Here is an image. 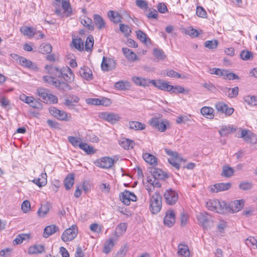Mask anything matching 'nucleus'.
<instances>
[{
	"mask_svg": "<svg viewBox=\"0 0 257 257\" xmlns=\"http://www.w3.org/2000/svg\"><path fill=\"white\" fill-rule=\"evenodd\" d=\"M58 78H63L64 81L60 80V83H64L68 87L65 89H61L62 91H67L71 90L72 88L70 83L74 79V74L72 70L68 66L64 67L60 69V73L58 75Z\"/></svg>",
	"mask_w": 257,
	"mask_h": 257,
	"instance_id": "f257e3e1",
	"label": "nucleus"
},
{
	"mask_svg": "<svg viewBox=\"0 0 257 257\" xmlns=\"http://www.w3.org/2000/svg\"><path fill=\"white\" fill-rule=\"evenodd\" d=\"M162 207V197L158 192L151 196L150 202V210L153 214L158 213Z\"/></svg>",
	"mask_w": 257,
	"mask_h": 257,
	"instance_id": "f03ea898",
	"label": "nucleus"
},
{
	"mask_svg": "<svg viewBox=\"0 0 257 257\" xmlns=\"http://www.w3.org/2000/svg\"><path fill=\"white\" fill-rule=\"evenodd\" d=\"M196 217L199 224L204 229H208L212 225L211 217L207 213L200 212L197 215Z\"/></svg>",
	"mask_w": 257,
	"mask_h": 257,
	"instance_id": "7ed1b4c3",
	"label": "nucleus"
},
{
	"mask_svg": "<svg viewBox=\"0 0 257 257\" xmlns=\"http://www.w3.org/2000/svg\"><path fill=\"white\" fill-rule=\"evenodd\" d=\"M49 111L52 115L60 120L69 121L71 118L70 115H68L66 112L59 110L55 107H50Z\"/></svg>",
	"mask_w": 257,
	"mask_h": 257,
	"instance_id": "20e7f679",
	"label": "nucleus"
},
{
	"mask_svg": "<svg viewBox=\"0 0 257 257\" xmlns=\"http://www.w3.org/2000/svg\"><path fill=\"white\" fill-rule=\"evenodd\" d=\"M99 117L112 124L116 123L121 118L119 114L109 112H100Z\"/></svg>",
	"mask_w": 257,
	"mask_h": 257,
	"instance_id": "39448f33",
	"label": "nucleus"
},
{
	"mask_svg": "<svg viewBox=\"0 0 257 257\" xmlns=\"http://www.w3.org/2000/svg\"><path fill=\"white\" fill-rule=\"evenodd\" d=\"M164 197L166 203L170 205L175 204L178 199V193L171 188L167 189L165 191Z\"/></svg>",
	"mask_w": 257,
	"mask_h": 257,
	"instance_id": "423d86ee",
	"label": "nucleus"
},
{
	"mask_svg": "<svg viewBox=\"0 0 257 257\" xmlns=\"http://www.w3.org/2000/svg\"><path fill=\"white\" fill-rule=\"evenodd\" d=\"M43 80L49 84L52 85L59 90L65 89L68 86L64 83H60V80L51 75H45L43 77Z\"/></svg>",
	"mask_w": 257,
	"mask_h": 257,
	"instance_id": "0eeeda50",
	"label": "nucleus"
},
{
	"mask_svg": "<svg viewBox=\"0 0 257 257\" xmlns=\"http://www.w3.org/2000/svg\"><path fill=\"white\" fill-rule=\"evenodd\" d=\"M77 227L75 225L66 229L63 233L61 239L65 242L72 240L77 236Z\"/></svg>",
	"mask_w": 257,
	"mask_h": 257,
	"instance_id": "6e6552de",
	"label": "nucleus"
},
{
	"mask_svg": "<svg viewBox=\"0 0 257 257\" xmlns=\"http://www.w3.org/2000/svg\"><path fill=\"white\" fill-rule=\"evenodd\" d=\"M150 125L161 132H164L167 129L169 122L167 120H162L158 118L153 117L150 121Z\"/></svg>",
	"mask_w": 257,
	"mask_h": 257,
	"instance_id": "1a4fd4ad",
	"label": "nucleus"
},
{
	"mask_svg": "<svg viewBox=\"0 0 257 257\" xmlns=\"http://www.w3.org/2000/svg\"><path fill=\"white\" fill-rule=\"evenodd\" d=\"M116 67L115 61L109 57L104 56L101 64V68L103 71L107 72L113 70Z\"/></svg>",
	"mask_w": 257,
	"mask_h": 257,
	"instance_id": "9d476101",
	"label": "nucleus"
},
{
	"mask_svg": "<svg viewBox=\"0 0 257 257\" xmlns=\"http://www.w3.org/2000/svg\"><path fill=\"white\" fill-rule=\"evenodd\" d=\"M114 163V160L110 157H104L101 159L96 160L94 164L95 165L101 168L109 169L111 168Z\"/></svg>",
	"mask_w": 257,
	"mask_h": 257,
	"instance_id": "9b49d317",
	"label": "nucleus"
},
{
	"mask_svg": "<svg viewBox=\"0 0 257 257\" xmlns=\"http://www.w3.org/2000/svg\"><path fill=\"white\" fill-rule=\"evenodd\" d=\"M120 199L122 202L126 205L130 204L131 201H136L137 197L133 192L125 190L121 195H119Z\"/></svg>",
	"mask_w": 257,
	"mask_h": 257,
	"instance_id": "f8f14e48",
	"label": "nucleus"
},
{
	"mask_svg": "<svg viewBox=\"0 0 257 257\" xmlns=\"http://www.w3.org/2000/svg\"><path fill=\"white\" fill-rule=\"evenodd\" d=\"M244 206V201L243 200H235L230 202L227 205V212L231 213L237 212L243 208Z\"/></svg>",
	"mask_w": 257,
	"mask_h": 257,
	"instance_id": "ddd939ff",
	"label": "nucleus"
},
{
	"mask_svg": "<svg viewBox=\"0 0 257 257\" xmlns=\"http://www.w3.org/2000/svg\"><path fill=\"white\" fill-rule=\"evenodd\" d=\"M150 82L151 84L153 85L155 87L161 90L169 92V90L172 87L171 85H169L168 82L161 79L151 80H150Z\"/></svg>",
	"mask_w": 257,
	"mask_h": 257,
	"instance_id": "4468645a",
	"label": "nucleus"
},
{
	"mask_svg": "<svg viewBox=\"0 0 257 257\" xmlns=\"http://www.w3.org/2000/svg\"><path fill=\"white\" fill-rule=\"evenodd\" d=\"M148 184L146 185V188L150 195H151V193L155 190V188H159L161 187L160 180L152 178V177L148 180Z\"/></svg>",
	"mask_w": 257,
	"mask_h": 257,
	"instance_id": "2eb2a0df",
	"label": "nucleus"
},
{
	"mask_svg": "<svg viewBox=\"0 0 257 257\" xmlns=\"http://www.w3.org/2000/svg\"><path fill=\"white\" fill-rule=\"evenodd\" d=\"M231 186L230 183H217L210 187V191L212 192L217 193L220 191H224L228 190Z\"/></svg>",
	"mask_w": 257,
	"mask_h": 257,
	"instance_id": "dca6fc26",
	"label": "nucleus"
},
{
	"mask_svg": "<svg viewBox=\"0 0 257 257\" xmlns=\"http://www.w3.org/2000/svg\"><path fill=\"white\" fill-rule=\"evenodd\" d=\"M215 108L218 112L224 113L227 115H230L234 111L232 107H228L225 103L221 102L216 104Z\"/></svg>",
	"mask_w": 257,
	"mask_h": 257,
	"instance_id": "f3484780",
	"label": "nucleus"
},
{
	"mask_svg": "<svg viewBox=\"0 0 257 257\" xmlns=\"http://www.w3.org/2000/svg\"><path fill=\"white\" fill-rule=\"evenodd\" d=\"M175 222V215L173 210H168L164 218L165 225L170 227H172Z\"/></svg>",
	"mask_w": 257,
	"mask_h": 257,
	"instance_id": "a211bd4d",
	"label": "nucleus"
},
{
	"mask_svg": "<svg viewBox=\"0 0 257 257\" xmlns=\"http://www.w3.org/2000/svg\"><path fill=\"white\" fill-rule=\"evenodd\" d=\"M80 75L84 79L90 81L93 79V76L92 71L87 66H83L79 70Z\"/></svg>",
	"mask_w": 257,
	"mask_h": 257,
	"instance_id": "6ab92c4d",
	"label": "nucleus"
},
{
	"mask_svg": "<svg viewBox=\"0 0 257 257\" xmlns=\"http://www.w3.org/2000/svg\"><path fill=\"white\" fill-rule=\"evenodd\" d=\"M119 145L125 150L132 149L134 147L135 142L125 138H121L118 141Z\"/></svg>",
	"mask_w": 257,
	"mask_h": 257,
	"instance_id": "aec40b11",
	"label": "nucleus"
},
{
	"mask_svg": "<svg viewBox=\"0 0 257 257\" xmlns=\"http://www.w3.org/2000/svg\"><path fill=\"white\" fill-rule=\"evenodd\" d=\"M20 64L26 68L35 70L38 69L37 65L31 61L27 59L26 58L20 57L19 58Z\"/></svg>",
	"mask_w": 257,
	"mask_h": 257,
	"instance_id": "412c9836",
	"label": "nucleus"
},
{
	"mask_svg": "<svg viewBox=\"0 0 257 257\" xmlns=\"http://www.w3.org/2000/svg\"><path fill=\"white\" fill-rule=\"evenodd\" d=\"M20 31L24 35L28 36L29 38H33L35 35H37L36 29L33 27H22L20 29Z\"/></svg>",
	"mask_w": 257,
	"mask_h": 257,
	"instance_id": "4be33fe9",
	"label": "nucleus"
},
{
	"mask_svg": "<svg viewBox=\"0 0 257 257\" xmlns=\"http://www.w3.org/2000/svg\"><path fill=\"white\" fill-rule=\"evenodd\" d=\"M94 24L99 30H101L106 27V24L103 19L99 15H93Z\"/></svg>",
	"mask_w": 257,
	"mask_h": 257,
	"instance_id": "5701e85b",
	"label": "nucleus"
},
{
	"mask_svg": "<svg viewBox=\"0 0 257 257\" xmlns=\"http://www.w3.org/2000/svg\"><path fill=\"white\" fill-rule=\"evenodd\" d=\"M152 177L159 180H165L168 177L167 174L158 168H154L152 170Z\"/></svg>",
	"mask_w": 257,
	"mask_h": 257,
	"instance_id": "b1692460",
	"label": "nucleus"
},
{
	"mask_svg": "<svg viewBox=\"0 0 257 257\" xmlns=\"http://www.w3.org/2000/svg\"><path fill=\"white\" fill-rule=\"evenodd\" d=\"M169 163L177 170H179L180 168V163H185L186 160L184 159L180 155L178 156L176 158H171L168 159Z\"/></svg>",
	"mask_w": 257,
	"mask_h": 257,
	"instance_id": "393cba45",
	"label": "nucleus"
},
{
	"mask_svg": "<svg viewBox=\"0 0 257 257\" xmlns=\"http://www.w3.org/2000/svg\"><path fill=\"white\" fill-rule=\"evenodd\" d=\"M178 254L180 257H189L190 251L187 245L179 244L178 246Z\"/></svg>",
	"mask_w": 257,
	"mask_h": 257,
	"instance_id": "a878e982",
	"label": "nucleus"
},
{
	"mask_svg": "<svg viewBox=\"0 0 257 257\" xmlns=\"http://www.w3.org/2000/svg\"><path fill=\"white\" fill-rule=\"evenodd\" d=\"M128 127L130 129L135 131H141L146 128V125L144 123L137 121H130L128 123Z\"/></svg>",
	"mask_w": 257,
	"mask_h": 257,
	"instance_id": "bb28decb",
	"label": "nucleus"
},
{
	"mask_svg": "<svg viewBox=\"0 0 257 257\" xmlns=\"http://www.w3.org/2000/svg\"><path fill=\"white\" fill-rule=\"evenodd\" d=\"M58 230V227L55 225L52 224L48 225L44 228L43 236L44 237H48L50 235L55 233Z\"/></svg>",
	"mask_w": 257,
	"mask_h": 257,
	"instance_id": "cd10ccee",
	"label": "nucleus"
},
{
	"mask_svg": "<svg viewBox=\"0 0 257 257\" xmlns=\"http://www.w3.org/2000/svg\"><path fill=\"white\" fill-rule=\"evenodd\" d=\"M143 158L147 163L151 165H157V158L151 154L148 153H143Z\"/></svg>",
	"mask_w": 257,
	"mask_h": 257,
	"instance_id": "c85d7f7f",
	"label": "nucleus"
},
{
	"mask_svg": "<svg viewBox=\"0 0 257 257\" xmlns=\"http://www.w3.org/2000/svg\"><path fill=\"white\" fill-rule=\"evenodd\" d=\"M45 251V247L42 245H35L33 246H30L28 248V253L30 254L41 253Z\"/></svg>",
	"mask_w": 257,
	"mask_h": 257,
	"instance_id": "c756f323",
	"label": "nucleus"
},
{
	"mask_svg": "<svg viewBox=\"0 0 257 257\" xmlns=\"http://www.w3.org/2000/svg\"><path fill=\"white\" fill-rule=\"evenodd\" d=\"M217 204L216 212L221 214L227 212V205L224 201L217 200Z\"/></svg>",
	"mask_w": 257,
	"mask_h": 257,
	"instance_id": "7c9ffc66",
	"label": "nucleus"
},
{
	"mask_svg": "<svg viewBox=\"0 0 257 257\" xmlns=\"http://www.w3.org/2000/svg\"><path fill=\"white\" fill-rule=\"evenodd\" d=\"M74 183V175L73 174H68L64 181L65 188L66 190H69L73 185Z\"/></svg>",
	"mask_w": 257,
	"mask_h": 257,
	"instance_id": "2f4dec72",
	"label": "nucleus"
},
{
	"mask_svg": "<svg viewBox=\"0 0 257 257\" xmlns=\"http://www.w3.org/2000/svg\"><path fill=\"white\" fill-rule=\"evenodd\" d=\"M45 69L46 72L52 76H55L58 77L57 74L58 73L59 74L60 73V69L51 65H46L45 66Z\"/></svg>",
	"mask_w": 257,
	"mask_h": 257,
	"instance_id": "473e14b6",
	"label": "nucleus"
},
{
	"mask_svg": "<svg viewBox=\"0 0 257 257\" xmlns=\"http://www.w3.org/2000/svg\"><path fill=\"white\" fill-rule=\"evenodd\" d=\"M214 109L210 107H203L201 109V114L207 118L211 119L214 117Z\"/></svg>",
	"mask_w": 257,
	"mask_h": 257,
	"instance_id": "72a5a7b5",
	"label": "nucleus"
},
{
	"mask_svg": "<svg viewBox=\"0 0 257 257\" xmlns=\"http://www.w3.org/2000/svg\"><path fill=\"white\" fill-rule=\"evenodd\" d=\"M122 52L127 59L129 61H135L137 58L136 54L127 48H123Z\"/></svg>",
	"mask_w": 257,
	"mask_h": 257,
	"instance_id": "f704fd0d",
	"label": "nucleus"
},
{
	"mask_svg": "<svg viewBox=\"0 0 257 257\" xmlns=\"http://www.w3.org/2000/svg\"><path fill=\"white\" fill-rule=\"evenodd\" d=\"M62 7L64 10V14L66 17H69L72 15V8L68 1L62 0Z\"/></svg>",
	"mask_w": 257,
	"mask_h": 257,
	"instance_id": "c9c22d12",
	"label": "nucleus"
},
{
	"mask_svg": "<svg viewBox=\"0 0 257 257\" xmlns=\"http://www.w3.org/2000/svg\"><path fill=\"white\" fill-rule=\"evenodd\" d=\"M108 16L114 23H118L121 21V17L117 12L109 11L108 12Z\"/></svg>",
	"mask_w": 257,
	"mask_h": 257,
	"instance_id": "e433bc0d",
	"label": "nucleus"
},
{
	"mask_svg": "<svg viewBox=\"0 0 257 257\" xmlns=\"http://www.w3.org/2000/svg\"><path fill=\"white\" fill-rule=\"evenodd\" d=\"M235 131V128H233L232 126L228 125V126H222L221 129L219 130V132L221 137H225L228 136L229 134H230L232 132Z\"/></svg>",
	"mask_w": 257,
	"mask_h": 257,
	"instance_id": "4c0bfd02",
	"label": "nucleus"
},
{
	"mask_svg": "<svg viewBox=\"0 0 257 257\" xmlns=\"http://www.w3.org/2000/svg\"><path fill=\"white\" fill-rule=\"evenodd\" d=\"M133 80L135 84L142 86H148L151 83V80L139 77H133Z\"/></svg>",
	"mask_w": 257,
	"mask_h": 257,
	"instance_id": "58836bf2",
	"label": "nucleus"
},
{
	"mask_svg": "<svg viewBox=\"0 0 257 257\" xmlns=\"http://www.w3.org/2000/svg\"><path fill=\"white\" fill-rule=\"evenodd\" d=\"M79 147L80 149L85 151V153L88 155L93 154L96 152L95 150H94L92 147L88 145L86 143H79Z\"/></svg>",
	"mask_w": 257,
	"mask_h": 257,
	"instance_id": "ea45409f",
	"label": "nucleus"
},
{
	"mask_svg": "<svg viewBox=\"0 0 257 257\" xmlns=\"http://www.w3.org/2000/svg\"><path fill=\"white\" fill-rule=\"evenodd\" d=\"M50 207L48 203L42 204L38 210L37 213L40 217H45L49 212Z\"/></svg>",
	"mask_w": 257,
	"mask_h": 257,
	"instance_id": "a19ab883",
	"label": "nucleus"
},
{
	"mask_svg": "<svg viewBox=\"0 0 257 257\" xmlns=\"http://www.w3.org/2000/svg\"><path fill=\"white\" fill-rule=\"evenodd\" d=\"M114 88L119 90H124L127 89L130 86V83L127 81H119L114 84Z\"/></svg>",
	"mask_w": 257,
	"mask_h": 257,
	"instance_id": "79ce46f5",
	"label": "nucleus"
},
{
	"mask_svg": "<svg viewBox=\"0 0 257 257\" xmlns=\"http://www.w3.org/2000/svg\"><path fill=\"white\" fill-rule=\"evenodd\" d=\"M52 46L50 44L43 43L39 48V52L42 54H49L52 52Z\"/></svg>",
	"mask_w": 257,
	"mask_h": 257,
	"instance_id": "37998d69",
	"label": "nucleus"
},
{
	"mask_svg": "<svg viewBox=\"0 0 257 257\" xmlns=\"http://www.w3.org/2000/svg\"><path fill=\"white\" fill-rule=\"evenodd\" d=\"M81 23L89 30L92 31L94 30V26L91 19L88 17H85L83 19H82Z\"/></svg>",
	"mask_w": 257,
	"mask_h": 257,
	"instance_id": "c03bdc74",
	"label": "nucleus"
},
{
	"mask_svg": "<svg viewBox=\"0 0 257 257\" xmlns=\"http://www.w3.org/2000/svg\"><path fill=\"white\" fill-rule=\"evenodd\" d=\"M234 173V169L228 166H224L223 167L222 172L221 175L222 176L229 178L233 175Z\"/></svg>",
	"mask_w": 257,
	"mask_h": 257,
	"instance_id": "a18cd8bd",
	"label": "nucleus"
},
{
	"mask_svg": "<svg viewBox=\"0 0 257 257\" xmlns=\"http://www.w3.org/2000/svg\"><path fill=\"white\" fill-rule=\"evenodd\" d=\"M74 47L79 51L83 50V42L81 38L73 39L72 42Z\"/></svg>",
	"mask_w": 257,
	"mask_h": 257,
	"instance_id": "49530a36",
	"label": "nucleus"
},
{
	"mask_svg": "<svg viewBox=\"0 0 257 257\" xmlns=\"http://www.w3.org/2000/svg\"><path fill=\"white\" fill-rule=\"evenodd\" d=\"M94 39L92 35H89L86 38L85 45V49L87 51H90L93 46Z\"/></svg>",
	"mask_w": 257,
	"mask_h": 257,
	"instance_id": "de8ad7c7",
	"label": "nucleus"
},
{
	"mask_svg": "<svg viewBox=\"0 0 257 257\" xmlns=\"http://www.w3.org/2000/svg\"><path fill=\"white\" fill-rule=\"evenodd\" d=\"M153 54L158 60H164L166 57L163 51L160 49H154Z\"/></svg>",
	"mask_w": 257,
	"mask_h": 257,
	"instance_id": "09e8293b",
	"label": "nucleus"
},
{
	"mask_svg": "<svg viewBox=\"0 0 257 257\" xmlns=\"http://www.w3.org/2000/svg\"><path fill=\"white\" fill-rule=\"evenodd\" d=\"M47 177L46 173H43L40 175L39 177L37 178V181L39 183L38 186L39 187L44 186L47 184Z\"/></svg>",
	"mask_w": 257,
	"mask_h": 257,
	"instance_id": "8fccbe9b",
	"label": "nucleus"
},
{
	"mask_svg": "<svg viewBox=\"0 0 257 257\" xmlns=\"http://www.w3.org/2000/svg\"><path fill=\"white\" fill-rule=\"evenodd\" d=\"M114 244V243L113 239H110L104 244L103 247V252L105 253H108L109 252L113 247Z\"/></svg>",
	"mask_w": 257,
	"mask_h": 257,
	"instance_id": "3c124183",
	"label": "nucleus"
},
{
	"mask_svg": "<svg viewBox=\"0 0 257 257\" xmlns=\"http://www.w3.org/2000/svg\"><path fill=\"white\" fill-rule=\"evenodd\" d=\"M218 44V42L217 40H212L206 41L204 43V46L208 49H213L217 48Z\"/></svg>",
	"mask_w": 257,
	"mask_h": 257,
	"instance_id": "603ef678",
	"label": "nucleus"
},
{
	"mask_svg": "<svg viewBox=\"0 0 257 257\" xmlns=\"http://www.w3.org/2000/svg\"><path fill=\"white\" fill-rule=\"evenodd\" d=\"M217 199L210 200L206 203L207 208L211 211L216 212Z\"/></svg>",
	"mask_w": 257,
	"mask_h": 257,
	"instance_id": "864d4df0",
	"label": "nucleus"
},
{
	"mask_svg": "<svg viewBox=\"0 0 257 257\" xmlns=\"http://www.w3.org/2000/svg\"><path fill=\"white\" fill-rule=\"evenodd\" d=\"M245 243L248 247L255 246L257 248V238L253 236H249L245 239Z\"/></svg>",
	"mask_w": 257,
	"mask_h": 257,
	"instance_id": "5fc2aeb1",
	"label": "nucleus"
},
{
	"mask_svg": "<svg viewBox=\"0 0 257 257\" xmlns=\"http://www.w3.org/2000/svg\"><path fill=\"white\" fill-rule=\"evenodd\" d=\"M172 88L169 90V92L173 93H183L185 89L184 87L179 85H172Z\"/></svg>",
	"mask_w": 257,
	"mask_h": 257,
	"instance_id": "6e6d98bb",
	"label": "nucleus"
},
{
	"mask_svg": "<svg viewBox=\"0 0 257 257\" xmlns=\"http://www.w3.org/2000/svg\"><path fill=\"white\" fill-rule=\"evenodd\" d=\"M185 33L192 38H195L199 36L198 31L193 28L188 27L185 30Z\"/></svg>",
	"mask_w": 257,
	"mask_h": 257,
	"instance_id": "4d7b16f0",
	"label": "nucleus"
},
{
	"mask_svg": "<svg viewBox=\"0 0 257 257\" xmlns=\"http://www.w3.org/2000/svg\"><path fill=\"white\" fill-rule=\"evenodd\" d=\"M29 105L36 109H41L42 107V103L37 99L33 97V99L30 101Z\"/></svg>",
	"mask_w": 257,
	"mask_h": 257,
	"instance_id": "13d9d810",
	"label": "nucleus"
},
{
	"mask_svg": "<svg viewBox=\"0 0 257 257\" xmlns=\"http://www.w3.org/2000/svg\"><path fill=\"white\" fill-rule=\"evenodd\" d=\"M137 38L143 43H146L147 41V36L146 33L141 30H137L136 31Z\"/></svg>",
	"mask_w": 257,
	"mask_h": 257,
	"instance_id": "bf43d9fd",
	"label": "nucleus"
},
{
	"mask_svg": "<svg viewBox=\"0 0 257 257\" xmlns=\"http://www.w3.org/2000/svg\"><path fill=\"white\" fill-rule=\"evenodd\" d=\"M244 100L249 105H257V97L254 96H246L244 98Z\"/></svg>",
	"mask_w": 257,
	"mask_h": 257,
	"instance_id": "052dcab7",
	"label": "nucleus"
},
{
	"mask_svg": "<svg viewBox=\"0 0 257 257\" xmlns=\"http://www.w3.org/2000/svg\"><path fill=\"white\" fill-rule=\"evenodd\" d=\"M120 31L126 36H128L132 32L131 28L126 25L121 24L119 25Z\"/></svg>",
	"mask_w": 257,
	"mask_h": 257,
	"instance_id": "680f3d73",
	"label": "nucleus"
},
{
	"mask_svg": "<svg viewBox=\"0 0 257 257\" xmlns=\"http://www.w3.org/2000/svg\"><path fill=\"white\" fill-rule=\"evenodd\" d=\"M37 92L38 95L42 97L44 102H45L49 94L47 92L46 89L43 88H38L37 90Z\"/></svg>",
	"mask_w": 257,
	"mask_h": 257,
	"instance_id": "e2e57ef3",
	"label": "nucleus"
},
{
	"mask_svg": "<svg viewBox=\"0 0 257 257\" xmlns=\"http://www.w3.org/2000/svg\"><path fill=\"white\" fill-rule=\"evenodd\" d=\"M127 228V225L125 223H121L119 224L116 228V232L119 234H122L125 232Z\"/></svg>",
	"mask_w": 257,
	"mask_h": 257,
	"instance_id": "0e129e2a",
	"label": "nucleus"
},
{
	"mask_svg": "<svg viewBox=\"0 0 257 257\" xmlns=\"http://www.w3.org/2000/svg\"><path fill=\"white\" fill-rule=\"evenodd\" d=\"M239 187L240 189L244 190V191L249 190L252 188V184L250 182H244L241 183L239 184Z\"/></svg>",
	"mask_w": 257,
	"mask_h": 257,
	"instance_id": "69168bd1",
	"label": "nucleus"
},
{
	"mask_svg": "<svg viewBox=\"0 0 257 257\" xmlns=\"http://www.w3.org/2000/svg\"><path fill=\"white\" fill-rule=\"evenodd\" d=\"M240 57L244 60H248L252 57V54L248 51H242L240 54Z\"/></svg>",
	"mask_w": 257,
	"mask_h": 257,
	"instance_id": "338daca9",
	"label": "nucleus"
},
{
	"mask_svg": "<svg viewBox=\"0 0 257 257\" xmlns=\"http://www.w3.org/2000/svg\"><path fill=\"white\" fill-rule=\"evenodd\" d=\"M127 251V246H122L117 252L114 257H124Z\"/></svg>",
	"mask_w": 257,
	"mask_h": 257,
	"instance_id": "774afa93",
	"label": "nucleus"
}]
</instances>
